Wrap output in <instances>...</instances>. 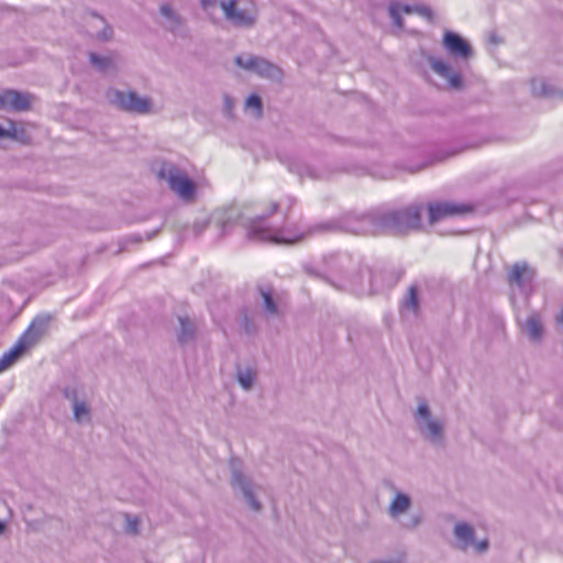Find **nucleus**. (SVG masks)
Returning <instances> with one entry per match:
<instances>
[{"label":"nucleus","instance_id":"obj_1","mask_svg":"<svg viewBox=\"0 0 563 563\" xmlns=\"http://www.w3.org/2000/svg\"><path fill=\"white\" fill-rule=\"evenodd\" d=\"M279 205L272 202L266 214L246 216L231 208L219 218L222 229L225 230L231 221L239 222L246 230L247 238L253 241L273 242L278 244H294L306 238L328 232H346L352 234H376L379 230L378 208L365 211H346L338 218L321 221L309 225L305 230L298 228H273L266 224V218L275 213Z\"/></svg>","mask_w":563,"mask_h":563},{"label":"nucleus","instance_id":"obj_2","mask_svg":"<svg viewBox=\"0 0 563 563\" xmlns=\"http://www.w3.org/2000/svg\"><path fill=\"white\" fill-rule=\"evenodd\" d=\"M379 230L402 233L419 229L421 225V207L409 206L404 209L378 207Z\"/></svg>","mask_w":563,"mask_h":563},{"label":"nucleus","instance_id":"obj_3","mask_svg":"<svg viewBox=\"0 0 563 563\" xmlns=\"http://www.w3.org/2000/svg\"><path fill=\"white\" fill-rule=\"evenodd\" d=\"M157 175L161 180H165L168 184L169 189L181 200H194L196 185L181 167L173 162H163Z\"/></svg>","mask_w":563,"mask_h":563},{"label":"nucleus","instance_id":"obj_4","mask_svg":"<svg viewBox=\"0 0 563 563\" xmlns=\"http://www.w3.org/2000/svg\"><path fill=\"white\" fill-rule=\"evenodd\" d=\"M415 421L419 433L427 441L438 448L444 446V422L431 413L426 401L419 404L415 412Z\"/></svg>","mask_w":563,"mask_h":563},{"label":"nucleus","instance_id":"obj_5","mask_svg":"<svg viewBox=\"0 0 563 563\" xmlns=\"http://www.w3.org/2000/svg\"><path fill=\"white\" fill-rule=\"evenodd\" d=\"M106 97L111 104L125 112L142 115L153 112V100L132 90L122 91L110 88L107 90Z\"/></svg>","mask_w":563,"mask_h":563},{"label":"nucleus","instance_id":"obj_6","mask_svg":"<svg viewBox=\"0 0 563 563\" xmlns=\"http://www.w3.org/2000/svg\"><path fill=\"white\" fill-rule=\"evenodd\" d=\"M534 272L526 262L515 263L508 273V284L511 290V300L517 295L528 300L533 289Z\"/></svg>","mask_w":563,"mask_h":563},{"label":"nucleus","instance_id":"obj_7","mask_svg":"<svg viewBox=\"0 0 563 563\" xmlns=\"http://www.w3.org/2000/svg\"><path fill=\"white\" fill-rule=\"evenodd\" d=\"M235 64L263 78L279 79L282 76V71L276 65L260 56L250 54L239 55L235 57Z\"/></svg>","mask_w":563,"mask_h":563},{"label":"nucleus","instance_id":"obj_8","mask_svg":"<svg viewBox=\"0 0 563 563\" xmlns=\"http://www.w3.org/2000/svg\"><path fill=\"white\" fill-rule=\"evenodd\" d=\"M231 470V484L235 490H240L245 501L254 510L261 509L260 501L255 498L254 486L252 481L245 476L242 472L241 462L236 459H232L230 463Z\"/></svg>","mask_w":563,"mask_h":563},{"label":"nucleus","instance_id":"obj_9","mask_svg":"<svg viewBox=\"0 0 563 563\" xmlns=\"http://www.w3.org/2000/svg\"><path fill=\"white\" fill-rule=\"evenodd\" d=\"M225 19L236 27H252L257 19L255 9H242L238 7L236 0H220Z\"/></svg>","mask_w":563,"mask_h":563},{"label":"nucleus","instance_id":"obj_10","mask_svg":"<svg viewBox=\"0 0 563 563\" xmlns=\"http://www.w3.org/2000/svg\"><path fill=\"white\" fill-rule=\"evenodd\" d=\"M282 163L292 174H296L301 180L309 178L312 180L324 179L329 175V170L322 165H311L301 159L300 157H284Z\"/></svg>","mask_w":563,"mask_h":563},{"label":"nucleus","instance_id":"obj_11","mask_svg":"<svg viewBox=\"0 0 563 563\" xmlns=\"http://www.w3.org/2000/svg\"><path fill=\"white\" fill-rule=\"evenodd\" d=\"M442 44L446 53L456 59L467 60L473 55L471 44L456 32L445 31Z\"/></svg>","mask_w":563,"mask_h":563},{"label":"nucleus","instance_id":"obj_12","mask_svg":"<svg viewBox=\"0 0 563 563\" xmlns=\"http://www.w3.org/2000/svg\"><path fill=\"white\" fill-rule=\"evenodd\" d=\"M471 210V207L467 205L449 201L428 205L429 220L431 223H435L448 217L464 214Z\"/></svg>","mask_w":563,"mask_h":563},{"label":"nucleus","instance_id":"obj_13","mask_svg":"<svg viewBox=\"0 0 563 563\" xmlns=\"http://www.w3.org/2000/svg\"><path fill=\"white\" fill-rule=\"evenodd\" d=\"M519 329L526 333L529 340L533 343H539L544 336V325L542 316L533 311L526 320H521L519 316L516 317Z\"/></svg>","mask_w":563,"mask_h":563},{"label":"nucleus","instance_id":"obj_14","mask_svg":"<svg viewBox=\"0 0 563 563\" xmlns=\"http://www.w3.org/2000/svg\"><path fill=\"white\" fill-rule=\"evenodd\" d=\"M49 323V317L38 316L36 317L29 328L19 338L18 344H22V347L26 351L33 346L46 332Z\"/></svg>","mask_w":563,"mask_h":563},{"label":"nucleus","instance_id":"obj_15","mask_svg":"<svg viewBox=\"0 0 563 563\" xmlns=\"http://www.w3.org/2000/svg\"><path fill=\"white\" fill-rule=\"evenodd\" d=\"M428 62L432 70L440 77L445 79L451 88L460 89L463 85L462 76L459 71L452 69L450 64L441 58L430 56Z\"/></svg>","mask_w":563,"mask_h":563},{"label":"nucleus","instance_id":"obj_16","mask_svg":"<svg viewBox=\"0 0 563 563\" xmlns=\"http://www.w3.org/2000/svg\"><path fill=\"white\" fill-rule=\"evenodd\" d=\"M30 97L15 90H4L0 93V110L24 111L30 108Z\"/></svg>","mask_w":563,"mask_h":563},{"label":"nucleus","instance_id":"obj_17","mask_svg":"<svg viewBox=\"0 0 563 563\" xmlns=\"http://www.w3.org/2000/svg\"><path fill=\"white\" fill-rule=\"evenodd\" d=\"M328 273L333 275H347L352 266V257L347 253H332L323 258Z\"/></svg>","mask_w":563,"mask_h":563},{"label":"nucleus","instance_id":"obj_18","mask_svg":"<svg viewBox=\"0 0 563 563\" xmlns=\"http://www.w3.org/2000/svg\"><path fill=\"white\" fill-rule=\"evenodd\" d=\"M530 86L533 96L543 97L548 99H563V89L556 88L554 85H552L544 78L531 79Z\"/></svg>","mask_w":563,"mask_h":563},{"label":"nucleus","instance_id":"obj_19","mask_svg":"<svg viewBox=\"0 0 563 563\" xmlns=\"http://www.w3.org/2000/svg\"><path fill=\"white\" fill-rule=\"evenodd\" d=\"M411 497L402 492H397L388 507V515L394 520H398L405 515L411 507Z\"/></svg>","mask_w":563,"mask_h":563},{"label":"nucleus","instance_id":"obj_20","mask_svg":"<svg viewBox=\"0 0 563 563\" xmlns=\"http://www.w3.org/2000/svg\"><path fill=\"white\" fill-rule=\"evenodd\" d=\"M454 536L457 547L466 550L474 544V529L466 522H457L454 527Z\"/></svg>","mask_w":563,"mask_h":563},{"label":"nucleus","instance_id":"obj_21","mask_svg":"<svg viewBox=\"0 0 563 563\" xmlns=\"http://www.w3.org/2000/svg\"><path fill=\"white\" fill-rule=\"evenodd\" d=\"M25 350L22 344L15 343L8 352L0 357V373L10 368L23 354Z\"/></svg>","mask_w":563,"mask_h":563},{"label":"nucleus","instance_id":"obj_22","mask_svg":"<svg viewBox=\"0 0 563 563\" xmlns=\"http://www.w3.org/2000/svg\"><path fill=\"white\" fill-rule=\"evenodd\" d=\"M419 309L418 289L416 286H410L406 299L401 305V312L404 316L409 313L416 316Z\"/></svg>","mask_w":563,"mask_h":563},{"label":"nucleus","instance_id":"obj_23","mask_svg":"<svg viewBox=\"0 0 563 563\" xmlns=\"http://www.w3.org/2000/svg\"><path fill=\"white\" fill-rule=\"evenodd\" d=\"M74 418L78 423H87L91 419L90 408L84 400L77 398L73 401Z\"/></svg>","mask_w":563,"mask_h":563},{"label":"nucleus","instance_id":"obj_24","mask_svg":"<svg viewBox=\"0 0 563 563\" xmlns=\"http://www.w3.org/2000/svg\"><path fill=\"white\" fill-rule=\"evenodd\" d=\"M180 329L178 332V341L181 344L189 343L194 340L196 329L188 318H179Z\"/></svg>","mask_w":563,"mask_h":563},{"label":"nucleus","instance_id":"obj_25","mask_svg":"<svg viewBox=\"0 0 563 563\" xmlns=\"http://www.w3.org/2000/svg\"><path fill=\"white\" fill-rule=\"evenodd\" d=\"M161 13L167 20L169 30L174 33L177 32L183 24L180 16L168 4L161 7Z\"/></svg>","mask_w":563,"mask_h":563},{"label":"nucleus","instance_id":"obj_26","mask_svg":"<svg viewBox=\"0 0 563 563\" xmlns=\"http://www.w3.org/2000/svg\"><path fill=\"white\" fill-rule=\"evenodd\" d=\"M236 379L243 389L250 390L256 379V372L250 367L239 368Z\"/></svg>","mask_w":563,"mask_h":563},{"label":"nucleus","instance_id":"obj_27","mask_svg":"<svg viewBox=\"0 0 563 563\" xmlns=\"http://www.w3.org/2000/svg\"><path fill=\"white\" fill-rule=\"evenodd\" d=\"M90 63L100 71H108L113 67V60L107 56H100L96 53L89 54Z\"/></svg>","mask_w":563,"mask_h":563},{"label":"nucleus","instance_id":"obj_28","mask_svg":"<svg viewBox=\"0 0 563 563\" xmlns=\"http://www.w3.org/2000/svg\"><path fill=\"white\" fill-rule=\"evenodd\" d=\"M262 299H263V307L266 314L274 316L277 314L278 309L276 306V302L273 298V294L271 290H265L261 288L260 290Z\"/></svg>","mask_w":563,"mask_h":563},{"label":"nucleus","instance_id":"obj_29","mask_svg":"<svg viewBox=\"0 0 563 563\" xmlns=\"http://www.w3.org/2000/svg\"><path fill=\"white\" fill-rule=\"evenodd\" d=\"M91 18H93L95 20H97L100 24L103 25V29L101 32H98L96 34L97 38L101 40V41H108L111 38L112 34H113V31L112 29L106 24V21L103 20V18L99 16L98 14L96 13H91Z\"/></svg>","mask_w":563,"mask_h":563},{"label":"nucleus","instance_id":"obj_30","mask_svg":"<svg viewBox=\"0 0 563 563\" xmlns=\"http://www.w3.org/2000/svg\"><path fill=\"white\" fill-rule=\"evenodd\" d=\"M245 107L256 110L257 117L262 114V100L257 95H251L245 101Z\"/></svg>","mask_w":563,"mask_h":563},{"label":"nucleus","instance_id":"obj_31","mask_svg":"<svg viewBox=\"0 0 563 563\" xmlns=\"http://www.w3.org/2000/svg\"><path fill=\"white\" fill-rule=\"evenodd\" d=\"M421 523V516L416 514L411 515L407 520L401 522L402 528L405 529H415Z\"/></svg>","mask_w":563,"mask_h":563},{"label":"nucleus","instance_id":"obj_32","mask_svg":"<svg viewBox=\"0 0 563 563\" xmlns=\"http://www.w3.org/2000/svg\"><path fill=\"white\" fill-rule=\"evenodd\" d=\"M125 530L131 534H136L139 532V519L128 515Z\"/></svg>","mask_w":563,"mask_h":563},{"label":"nucleus","instance_id":"obj_33","mask_svg":"<svg viewBox=\"0 0 563 563\" xmlns=\"http://www.w3.org/2000/svg\"><path fill=\"white\" fill-rule=\"evenodd\" d=\"M389 15L396 26L402 27V19H401L399 11L395 4L389 5Z\"/></svg>","mask_w":563,"mask_h":563},{"label":"nucleus","instance_id":"obj_34","mask_svg":"<svg viewBox=\"0 0 563 563\" xmlns=\"http://www.w3.org/2000/svg\"><path fill=\"white\" fill-rule=\"evenodd\" d=\"M15 126L13 122L9 123V128H4L0 124V139L2 137H14Z\"/></svg>","mask_w":563,"mask_h":563},{"label":"nucleus","instance_id":"obj_35","mask_svg":"<svg viewBox=\"0 0 563 563\" xmlns=\"http://www.w3.org/2000/svg\"><path fill=\"white\" fill-rule=\"evenodd\" d=\"M365 275L367 278H369L371 280V285L373 287L372 291H377L378 290V286H376V275L368 268L362 271V276Z\"/></svg>","mask_w":563,"mask_h":563},{"label":"nucleus","instance_id":"obj_36","mask_svg":"<svg viewBox=\"0 0 563 563\" xmlns=\"http://www.w3.org/2000/svg\"><path fill=\"white\" fill-rule=\"evenodd\" d=\"M345 287L350 288L351 291L357 295H363L365 292L364 287L354 283L353 280H347V285Z\"/></svg>","mask_w":563,"mask_h":563},{"label":"nucleus","instance_id":"obj_37","mask_svg":"<svg viewBox=\"0 0 563 563\" xmlns=\"http://www.w3.org/2000/svg\"><path fill=\"white\" fill-rule=\"evenodd\" d=\"M200 3H201V8L210 13V11L216 8L217 3H218V0H200Z\"/></svg>","mask_w":563,"mask_h":563},{"label":"nucleus","instance_id":"obj_38","mask_svg":"<svg viewBox=\"0 0 563 563\" xmlns=\"http://www.w3.org/2000/svg\"><path fill=\"white\" fill-rule=\"evenodd\" d=\"M472 547L475 548L476 552L481 553V552H484V551L487 550L488 542H487V540H482V541H478V542L474 541V544Z\"/></svg>","mask_w":563,"mask_h":563},{"label":"nucleus","instance_id":"obj_39","mask_svg":"<svg viewBox=\"0 0 563 563\" xmlns=\"http://www.w3.org/2000/svg\"><path fill=\"white\" fill-rule=\"evenodd\" d=\"M416 12L420 13L421 15L431 19L432 12L431 9L428 7H416Z\"/></svg>","mask_w":563,"mask_h":563},{"label":"nucleus","instance_id":"obj_40","mask_svg":"<svg viewBox=\"0 0 563 563\" xmlns=\"http://www.w3.org/2000/svg\"><path fill=\"white\" fill-rule=\"evenodd\" d=\"M233 104H234L233 99L230 96L225 95L224 96V108L228 112L231 111V109L233 108Z\"/></svg>","mask_w":563,"mask_h":563},{"label":"nucleus","instance_id":"obj_41","mask_svg":"<svg viewBox=\"0 0 563 563\" xmlns=\"http://www.w3.org/2000/svg\"><path fill=\"white\" fill-rule=\"evenodd\" d=\"M371 563H405L402 560L373 561Z\"/></svg>","mask_w":563,"mask_h":563},{"label":"nucleus","instance_id":"obj_42","mask_svg":"<svg viewBox=\"0 0 563 563\" xmlns=\"http://www.w3.org/2000/svg\"><path fill=\"white\" fill-rule=\"evenodd\" d=\"M402 11L406 13H411V12L416 11V8H412L410 5H404Z\"/></svg>","mask_w":563,"mask_h":563},{"label":"nucleus","instance_id":"obj_43","mask_svg":"<svg viewBox=\"0 0 563 563\" xmlns=\"http://www.w3.org/2000/svg\"><path fill=\"white\" fill-rule=\"evenodd\" d=\"M5 530V523L4 521L0 520V536L4 532Z\"/></svg>","mask_w":563,"mask_h":563}]
</instances>
